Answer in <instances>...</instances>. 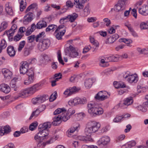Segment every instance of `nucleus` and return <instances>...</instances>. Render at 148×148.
<instances>
[{
    "instance_id": "27",
    "label": "nucleus",
    "mask_w": 148,
    "mask_h": 148,
    "mask_svg": "<svg viewBox=\"0 0 148 148\" xmlns=\"http://www.w3.org/2000/svg\"><path fill=\"white\" fill-rule=\"evenodd\" d=\"M38 130L41 136H42V138L45 137L46 139L49 138V136H48L49 134V132L47 130L38 129Z\"/></svg>"
},
{
    "instance_id": "4",
    "label": "nucleus",
    "mask_w": 148,
    "mask_h": 148,
    "mask_svg": "<svg viewBox=\"0 0 148 148\" xmlns=\"http://www.w3.org/2000/svg\"><path fill=\"white\" fill-rule=\"evenodd\" d=\"M66 54L72 58L77 57L79 55L77 50L71 45H70L68 50L65 51Z\"/></svg>"
},
{
    "instance_id": "56",
    "label": "nucleus",
    "mask_w": 148,
    "mask_h": 148,
    "mask_svg": "<svg viewBox=\"0 0 148 148\" xmlns=\"http://www.w3.org/2000/svg\"><path fill=\"white\" fill-rule=\"evenodd\" d=\"M63 95L66 97H68L72 95L69 88L65 90L63 93Z\"/></svg>"
},
{
    "instance_id": "26",
    "label": "nucleus",
    "mask_w": 148,
    "mask_h": 148,
    "mask_svg": "<svg viewBox=\"0 0 148 148\" xmlns=\"http://www.w3.org/2000/svg\"><path fill=\"white\" fill-rule=\"evenodd\" d=\"M47 26L46 22L42 20L39 21L36 24V28L40 29L43 28Z\"/></svg>"
},
{
    "instance_id": "1",
    "label": "nucleus",
    "mask_w": 148,
    "mask_h": 148,
    "mask_svg": "<svg viewBox=\"0 0 148 148\" xmlns=\"http://www.w3.org/2000/svg\"><path fill=\"white\" fill-rule=\"evenodd\" d=\"M101 127L100 124L95 121H90L88 122L86 125L85 129V133L86 136H79L77 139L79 140L85 142L91 141L92 140L91 137V134L98 130Z\"/></svg>"
},
{
    "instance_id": "18",
    "label": "nucleus",
    "mask_w": 148,
    "mask_h": 148,
    "mask_svg": "<svg viewBox=\"0 0 148 148\" xmlns=\"http://www.w3.org/2000/svg\"><path fill=\"white\" fill-rule=\"evenodd\" d=\"M119 38V35L115 34L107 38L106 41V43L110 44L113 43Z\"/></svg>"
},
{
    "instance_id": "22",
    "label": "nucleus",
    "mask_w": 148,
    "mask_h": 148,
    "mask_svg": "<svg viewBox=\"0 0 148 148\" xmlns=\"http://www.w3.org/2000/svg\"><path fill=\"white\" fill-rule=\"evenodd\" d=\"M2 72L4 74L5 77L11 79L12 75V73L8 69H4L2 70Z\"/></svg>"
},
{
    "instance_id": "64",
    "label": "nucleus",
    "mask_w": 148,
    "mask_h": 148,
    "mask_svg": "<svg viewBox=\"0 0 148 148\" xmlns=\"http://www.w3.org/2000/svg\"><path fill=\"white\" fill-rule=\"evenodd\" d=\"M125 138V136L124 134L120 135L116 138V141L117 142L123 140Z\"/></svg>"
},
{
    "instance_id": "2",
    "label": "nucleus",
    "mask_w": 148,
    "mask_h": 148,
    "mask_svg": "<svg viewBox=\"0 0 148 148\" xmlns=\"http://www.w3.org/2000/svg\"><path fill=\"white\" fill-rule=\"evenodd\" d=\"M123 77L126 81L131 84L136 83L138 80V77L137 74H132L128 71L123 74Z\"/></svg>"
},
{
    "instance_id": "59",
    "label": "nucleus",
    "mask_w": 148,
    "mask_h": 148,
    "mask_svg": "<svg viewBox=\"0 0 148 148\" xmlns=\"http://www.w3.org/2000/svg\"><path fill=\"white\" fill-rule=\"evenodd\" d=\"M58 58L60 63L63 65L64 64V62L62 59L61 53L60 51H58Z\"/></svg>"
},
{
    "instance_id": "57",
    "label": "nucleus",
    "mask_w": 148,
    "mask_h": 148,
    "mask_svg": "<svg viewBox=\"0 0 148 148\" xmlns=\"http://www.w3.org/2000/svg\"><path fill=\"white\" fill-rule=\"evenodd\" d=\"M25 44V42L24 40L20 42L19 47L18 48V50L21 51L24 46Z\"/></svg>"
},
{
    "instance_id": "10",
    "label": "nucleus",
    "mask_w": 148,
    "mask_h": 148,
    "mask_svg": "<svg viewBox=\"0 0 148 148\" xmlns=\"http://www.w3.org/2000/svg\"><path fill=\"white\" fill-rule=\"evenodd\" d=\"M110 139L108 136H104L101 138L98 141L97 144L99 145L105 146L107 145L110 142Z\"/></svg>"
},
{
    "instance_id": "33",
    "label": "nucleus",
    "mask_w": 148,
    "mask_h": 148,
    "mask_svg": "<svg viewBox=\"0 0 148 148\" xmlns=\"http://www.w3.org/2000/svg\"><path fill=\"white\" fill-rule=\"evenodd\" d=\"M69 19V21L72 23L75 21L78 17V15L76 13H74L68 15Z\"/></svg>"
},
{
    "instance_id": "16",
    "label": "nucleus",
    "mask_w": 148,
    "mask_h": 148,
    "mask_svg": "<svg viewBox=\"0 0 148 148\" xmlns=\"http://www.w3.org/2000/svg\"><path fill=\"white\" fill-rule=\"evenodd\" d=\"M139 13L142 15L146 16L148 14V5H144L138 9Z\"/></svg>"
},
{
    "instance_id": "37",
    "label": "nucleus",
    "mask_w": 148,
    "mask_h": 148,
    "mask_svg": "<svg viewBox=\"0 0 148 148\" xmlns=\"http://www.w3.org/2000/svg\"><path fill=\"white\" fill-rule=\"evenodd\" d=\"M66 110L64 108H58L54 112L53 114L55 115H57L61 113L64 114L66 112Z\"/></svg>"
},
{
    "instance_id": "52",
    "label": "nucleus",
    "mask_w": 148,
    "mask_h": 148,
    "mask_svg": "<svg viewBox=\"0 0 148 148\" xmlns=\"http://www.w3.org/2000/svg\"><path fill=\"white\" fill-rule=\"evenodd\" d=\"M68 21H69V19L68 15L62 18L60 20V23L61 24H65Z\"/></svg>"
},
{
    "instance_id": "41",
    "label": "nucleus",
    "mask_w": 148,
    "mask_h": 148,
    "mask_svg": "<svg viewBox=\"0 0 148 148\" xmlns=\"http://www.w3.org/2000/svg\"><path fill=\"white\" fill-rule=\"evenodd\" d=\"M103 109L97 106V110L95 114H96V116L101 115L103 114Z\"/></svg>"
},
{
    "instance_id": "32",
    "label": "nucleus",
    "mask_w": 148,
    "mask_h": 148,
    "mask_svg": "<svg viewBox=\"0 0 148 148\" xmlns=\"http://www.w3.org/2000/svg\"><path fill=\"white\" fill-rule=\"evenodd\" d=\"M94 81V79L92 78L86 79L84 82L85 86L87 88H90Z\"/></svg>"
},
{
    "instance_id": "61",
    "label": "nucleus",
    "mask_w": 148,
    "mask_h": 148,
    "mask_svg": "<svg viewBox=\"0 0 148 148\" xmlns=\"http://www.w3.org/2000/svg\"><path fill=\"white\" fill-rule=\"evenodd\" d=\"M38 143L37 144V147L39 148H44L47 144L46 143H45L43 142L42 141L37 142Z\"/></svg>"
},
{
    "instance_id": "44",
    "label": "nucleus",
    "mask_w": 148,
    "mask_h": 148,
    "mask_svg": "<svg viewBox=\"0 0 148 148\" xmlns=\"http://www.w3.org/2000/svg\"><path fill=\"white\" fill-rule=\"evenodd\" d=\"M45 32H42L38 34L36 36H35L36 41V42L38 41L39 40L43 38L44 36Z\"/></svg>"
},
{
    "instance_id": "53",
    "label": "nucleus",
    "mask_w": 148,
    "mask_h": 148,
    "mask_svg": "<svg viewBox=\"0 0 148 148\" xmlns=\"http://www.w3.org/2000/svg\"><path fill=\"white\" fill-rule=\"evenodd\" d=\"M119 41L120 42H123L127 44L131 43L132 42L131 40L125 38L120 39H119Z\"/></svg>"
},
{
    "instance_id": "6",
    "label": "nucleus",
    "mask_w": 148,
    "mask_h": 148,
    "mask_svg": "<svg viewBox=\"0 0 148 148\" xmlns=\"http://www.w3.org/2000/svg\"><path fill=\"white\" fill-rule=\"evenodd\" d=\"M133 102V99L131 97H129L125 99L123 101L119 104V106L122 108H126L128 106Z\"/></svg>"
},
{
    "instance_id": "28",
    "label": "nucleus",
    "mask_w": 148,
    "mask_h": 148,
    "mask_svg": "<svg viewBox=\"0 0 148 148\" xmlns=\"http://www.w3.org/2000/svg\"><path fill=\"white\" fill-rule=\"evenodd\" d=\"M17 80V78H14L12 80L10 84V87L12 88H13V89L15 91H17L18 90V87L16 85V82Z\"/></svg>"
},
{
    "instance_id": "25",
    "label": "nucleus",
    "mask_w": 148,
    "mask_h": 148,
    "mask_svg": "<svg viewBox=\"0 0 148 148\" xmlns=\"http://www.w3.org/2000/svg\"><path fill=\"white\" fill-rule=\"evenodd\" d=\"M139 28L141 30H147L148 33V21L145 22H141L139 24Z\"/></svg>"
},
{
    "instance_id": "31",
    "label": "nucleus",
    "mask_w": 148,
    "mask_h": 148,
    "mask_svg": "<svg viewBox=\"0 0 148 148\" xmlns=\"http://www.w3.org/2000/svg\"><path fill=\"white\" fill-rule=\"evenodd\" d=\"M53 121L52 124L54 125H57L61 123V117L60 116L58 115V116H55L53 119Z\"/></svg>"
},
{
    "instance_id": "11",
    "label": "nucleus",
    "mask_w": 148,
    "mask_h": 148,
    "mask_svg": "<svg viewBox=\"0 0 148 148\" xmlns=\"http://www.w3.org/2000/svg\"><path fill=\"white\" fill-rule=\"evenodd\" d=\"M26 14L24 17L23 23L24 24H27L33 19L34 14L32 12L25 13Z\"/></svg>"
},
{
    "instance_id": "15",
    "label": "nucleus",
    "mask_w": 148,
    "mask_h": 148,
    "mask_svg": "<svg viewBox=\"0 0 148 148\" xmlns=\"http://www.w3.org/2000/svg\"><path fill=\"white\" fill-rule=\"evenodd\" d=\"M0 90L5 93H8L10 91V88L8 84L3 83L0 85Z\"/></svg>"
},
{
    "instance_id": "7",
    "label": "nucleus",
    "mask_w": 148,
    "mask_h": 148,
    "mask_svg": "<svg viewBox=\"0 0 148 148\" xmlns=\"http://www.w3.org/2000/svg\"><path fill=\"white\" fill-rule=\"evenodd\" d=\"M110 95L107 92L101 91L99 92L95 97V99L100 101H103L108 98Z\"/></svg>"
},
{
    "instance_id": "23",
    "label": "nucleus",
    "mask_w": 148,
    "mask_h": 148,
    "mask_svg": "<svg viewBox=\"0 0 148 148\" xmlns=\"http://www.w3.org/2000/svg\"><path fill=\"white\" fill-rule=\"evenodd\" d=\"M51 126V123L50 122H46L42 124H40L38 126V129L47 130V129L50 128Z\"/></svg>"
},
{
    "instance_id": "43",
    "label": "nucleus",
    "mask_w": 148,
    "mask_h": 148,
    "mask_svg": "<svg viewBox=\"0 0 148 148\" xmlns=\"http://www.w3.org/2000/svg\"><path fill=\"white\" fill-rule=\"evenodd\" d=\"M136 144V142L134 141H132L127 143L125 145L127 148H131L133 146H134Z\"/></svg>"
},
{
    "instance_id": "30",
    "label": "nucleus",
    "mask_w": 148,
    "mask_h": 148,
    "mask_svg": "<svg viewBox=\"0 0 148 148\" xmlns=\"http://www.w3.org/2000/svg\"><path fill=\"white\" fill-rule=\"evenodd\" d=\"M7 51L8 53L11 57H13L15 54V51L12 46H8L7 48Z\"/></svg>"
},
{
    "instance_id": "42",
    "label": "nucleus",
    "mask_w": 148,
    "mask_h": 148,
    "mask_svg": "<svg viewBox=\"0 0 148 148\" xmlns=\"http://www.w3.org/2000/svg\"><path fill=\"white\" fill-rule=\"evenodd\" d=\"M90 42L95 46L98 47L99 46V43L95 39L94 37L90 36Z\"/></svg>"
},
{
    "instance_id": "9",
    "label": "nucleus",
    "mask_w": 148,
    "mask_h": 148,
    "mask_svg": "<svg viewBox=\"0 0 148 148\" xmlns=\"http://www.w3.org/2000/svg\"><path fill=\"white\" fill-rule=\"evenodd\" d=\"M88 112L90 115L92 117L96 116L95 114L97 110V106L94 103H90L88 104Z\"/></svg>"
},
{
    "instance_id": "62",
    "label": "nucleus",
    "mask_w": 148,
    "mask_h": 148,
    "mask_svg": "<svg viewBox=\"0 0 148 148\" xmlns=\"http://www.w3.org/2000/svg\"><path fill=\"white\" fill-rule=\"evenodd\" d=\"M58 138L59 136L58 135H56L53 137L51 138L49 140H48L46 142V143L47 144L51 143H52L54 141L58 139Z\"/></svg>"
},
{
    "instance_id": "38",
    "label": "nucleus",
    "mask_w": 148,
    "mask_h": 148,
    "mask_svg": "<svg viewBox=\"0 0 148 148\" xmlns=\"http://www.w3.org/2000/svg\"><path fill=\"white\" fill-rule=\"evenodd\" d=\"M90 8L88 5H86L83 10L84 16H87L90 13Z\"/></svg>"
},
{
    "instance_id": "5",
    "label": "nucleus",
    "mask_w": 148,
    "mask_h": 148,
    "mask_svg": "<svg viewBox=\"0 0 148 148\" xmlns=\"http://www.w3.org/2000/svg\"><path fill=\"white\" fill-rule=\"evenodd\" d=\"M50 43L49 40L44 39L42 42L38 43L37 45V48L40 51H43L48 48Z\"/></svg>"
},
{
    "instance_id": "21",
    "label": "nucleus",
    "mask_w": 148,
    "mask_h": 148,
    "mask_svg": "<svg viewBox=\"0 0 148 148\" xmlns=\"http://www.w3.org/2000/svg\"><path fill=\"white\" fill-rule=\"evenodd\" d=\"M74 99L76 105L80 104H84L87 102L86 99L85 97L80 98L77 97Z\"/></svg>"
},
{
    "instance_id": "13",
    "label": "nucleus",
    "mask_w": 148,
    "mask_h": 148,
    "mask_svg": "<svg viewBox=\"0 0 148 148\" xmlns=\"http://www.w3.org/2000/svg\"><path fill=\"white\" fill-rule=\"evenodd\" d=\"M41 84H36L28 88L30 95H32L40 89Z\"/></svg>"
},
{
    "instance_id": "48",
    "label": "nucleus",
    "mask_w": 148,
    "mask_h": 148,
    "mask_svg": "<svg viewBox=\"0 0 148 148\" xmlns=\"http://www.w3.org/2000/svg\"><path fill=\"white\" fill-rule=\"evenodd\" d=\"M123 115L119 116L117 115L113 119V121L115 123H118L120 122L122 119L123 118Z\"/></svg>"
},
{
    "instance_id": "29",
    "label": "nucleus",
    "mask_w": 148,
    "mask_h": 148,
    "mask_svg": "<svg viewBox=\"0 0 148 148\" xmlns=\"http://www.w3.org/2000/svg\"><path fill=\"white\" fill-rule=\"evenodd\" d=\"M74 4L76 8L82 9L84 6L83 5V0H74Z\"/></svg>"
},
{
    "instance_id": "14",
    "label": "nucleus",
    "mask_w": 148,
    "mask_h": 148,
    "mask_svg": "<svg viewBox=\"0 0 148 148\" xmlns=\"http://www.w3.org/2000/svg\"><path fill=\"white\" fill-rule=\"evenodd\" d=\"M45 98L42 96H39L35 98H33L32 102L34 104L40 103L44 102L45 100Z\"/></svg>"
},
{
    "instance_id": "12",
    "label": "nucleus",
    "mask_w": 148,
    "mask_h": 148,
    "mask_svg": "<svg viewBox=\"0 0 148 148\" xmlns=\"http://www.w3.org/2000/svg\"><path fill=\"white\" fill-rule=\"evenodd\" d=\"M29 68V63L26 62H21V65L20 67V71L21 74H25Z\"/></svg>"
},
{
    "instance_id": "49",
    "label": "nucleus",
    "mask_w": 148,
    "mask_h": 148,
    "mask_svg": "<svg viewBox=\"0 0 148 148\" xmlns=\"http://www.w3.org/2000/svg\"><path fill=\"white\" fill-rule=\"evenodd\" d=\"M43 139L42 138V136H41L40 133H38L34 136V139L37 142L41 141L42 139Z\"/></svg>"
},
{
    "instance_id": "19",
    "label": "nucleus",
    "mask_w": 148,
    "mask_h": 148,
    "mask_svg": "<svg viewBox=\"0 0 148 148\" xmlns=\"http://www.w3.org/2000/svg\"><path fill=\"white\" fill-rule=\"evenodd\" d=\"M119 57L120 56L118 55H112L106 57L105 60L108 62H117L118 61Z\"/></svg>"
},
{
    "instance_id": "63",
    "label": "nucleus",
    "mask_w": 148,
    "mask_h": 148,
    "mask_svg": "<svg viewBox=\"0 0 148 148\" xmlns=\"http://www.w3.org/2000/svg\"><path fill=\"white\" fill-rule=\"evenodd\" d=\"M101 64L100 65L103 67H107L109 65L108 63L107 62H105V60L103 59H101L100 61Z\"/></svg>"
},
{
    "instance_id": "55",
    "label": "nucleus",
    "mask_w": 148,
    "mask_h": 148,
    "mask_svg": "<svg viewBox=\"0 0 148 148\" xmlns=\"http://www.w3.org/2000/svg\"><path fill=\"white\" fill-rule=\"evenodd\" d=\"M79 125L78 124L77 126H76V127H72L70 129H69L68 130L69 134L71 135V133H73L77 129V128L79 127Z\"/></svg>"
},
{
    "instance_id": "36",
    "label": "nucleus",
    "mask_w": 148,
    "mask_h": 148,
    "mask_svg": "<svg viewBox=\"0 0 148 148\" xmlns=\"http://www.w3.org/2000/svg\"><path fill=\"white\" fill-rule=\"evenodd\" d=\"M57 26L56 25L54 24L50 25L46 28L45 30L46 32H49L51 31H53L57 29Z\"/></svg>"
},
{
    "instance_id": "3",
    "label": "nucleus",
    "mask_w": 148,
    "mask_h": 148,
    "mask_svg": "<svg viewBox=\"0 0 148 148\" xmlns=\"http://www.w3.org/2000/svg\"><path fill=\"white\" fill-rule=\"evenodd\" d=\"M66 32V28L63 25H61L56 29L54 33V35L58 40L62 39V37L64 35Z\"/></svg>"
},
{
    "instance_id": "51",
    "label": "nucleus",
    "mask_w": 148,
    "mask_h": 148,
    "mask_svg": "<svg viewBox=\"0 0 148 148\" xmlns=\"http://www.w3.org/2000/svg\"><path fill=\"white\" fill-rule=\"evenodd\" d=\"M27 75L29 76H34V69L31 68L27 70L26 73Z\"/></svg>"
},
{
    "instance_id": "60",
    "label": "nucleus",
    "mask_w": 148,
    "mask_h": 148,
    "mask_svg": "<svg viewBox=\"0 0 148 148\" xmlns=\"http://www.w3.org/2000/svg\"><path fill=\"white\" fill-rule=\"evenodd\" d=\"M35 38V35H32L27 37V42L29 43H32L34 41Z\"/></svg>"
},
{
    "instance_id": "39",
    "label": "nucleus",
    "mask_w": 148,
    "mask_h": 148,
    "mask_svg": "<svg viewBox=\"0 0 148 148\" xmlns=\"http://www.w3.org/2000/svg\"><path fill=\"white\" fill-rule=\"evenodd\" d=\"M25 0H19L18 1L20 4V8L21 11H23L26 7V5L25 4Z\"/></svg>"
},
{
    "instance_id": "34",
    "label": "nucleus",
    "mask_w": 148,
    "mask_h": 148,
    "mask_svg": "<svg viewBox=\"0 0 148 148\" xmlns=\"http://www.w3.org/2000/svg\"><path fill=\"white\" fill-rule=\"evenodd\" d=\"M5 9L8 14L11 15L13 14V11L9 3H8L5 4Z\"/></svg>"
},
{
    "instance_id": "20",
    "label": "nucleus",
    "mask_w": 148,
    "mask_h": 148,
    "mask_svg": "<svg viewBox=\"0 0 148 148\" xmlns=\"http://www.w3.org/2000/svg\"><path fill=\"white\" fill-rule=\"evenodd\" d=\"M17 28V25L15 24H13L11 27L9 31H7L6 33L8 36L10 37L12 36Z\"/></svg>"
},
{
    "instance_id": "47",
    "label": "nucleus",
    "mask_w": 148,
    "mask_h": 148,
    "mask_svg": "<svg viewBox=\"0 0 148 148\" xmlns=\"http://www.w3.org/2000/svg\"><path fill=\"white\" fill-rule=\"evenodd\" d=\"M75 110L73 109L70 108L66 112L70 118L71 116L75 113Z\"/></svg>"
},
{
    "instance_id": "50",
    "label": "nucleus",
    "mask_w": 148,
    "mask_h": 148,
    "mask_svg": "<svg viewBox=\"0 0 148 148\" xmlns=\"http://www.w3.org/2000/svg\"><path fill=\"white\" fill-rule=\"evenodd\" d=\"M7 46V43L6 41L4 39L2 40L0 43V48L2 51L3 49L5 48Z\"/></svg>"
},
{
    "instance_id": "45",
    "label": "nucleus",
    "mask_w": 148,
    "mask_h": 148,
    "mask_svg": "<svg viewBox=\"0 0 148 148\" xmlns=\"http://www.w3.org/2000/svg\"><path fill=\"white\" fill-rule=\"evenodd\" d=\"M38 125V123L37 122H34L30 125L29 129L30 130L33 131L36 128Z\"/></svg>"
},
{
    "instance_id": "17",
    "label": "nucleus",
    "mask_w": 148,
    "mask_h": 148,
    "mask_svg": "<svg viewBox=\"0 0 148 148\" xmlns=\"http://www.w3.org/2000/svg\"><path fill=\"white\" fill-rule=\"evenodd\" d=\"M10 131V128L9 126L0 127V136L8 133Z\"/></svg>"
},
{
    "instance_id": "40",
    "label": "nucleus",
    "mask_w": 148,
    "mask_h": 148,
    "mask_svg": "<svg viewBox=\"0 0 148 148\" xmlns=\"http://www.w3.org/2000/svg\"><path fill=\"white\" fill-rule=\"evenodd\" d=\"M8 23L5 21L2 22L0 26V32L5 29L8 27Z\"/></svg>"
},
{
    "instance_id": "24",
    "label": "nucleus",
    "mask_w": 148,
    "mask_h": 148,
    "mask_svg": "<svg viewBox=\"0 0 148 148\" xmlns=\"http://www.w3.org/2000/svg\"><path fill=\"white\" fill-rule=\"evenodd\" d=\"M31 95L29 93V91L28 88H27L21 91L19 93L18 96L22 98L28 97L29 95Z\"/></svg>"
},
{
    "instance_id": "58",
    "label": "nucleus",
    "mask_w": 148,
    "mask_h": 148,
    "mask_svg": "<svg viewBox=\"0 0 148 148\" xmlns=\"http://www.w3.org/2000/svg\"><path fill=\"white\" fill-rule=\"evenodd\" d=\"M58 58L60 63L63 65L64 64V62L62 59L61 53L60 51H58Z\"/></svg>"
},
{
    "instance_id": "46",
    "label": "nucleus",
    "mask_w": 148,
    "mask_h": 148,
    "mask_svg": "<svg viewBox=\"0 0 148 148\" xmlns=\"http://www.w3.org/2000/svg\"><path fill=\"white\" fill-rule=\"evenodd\" d=\"M69 88L70 90V91L72 95L78 92L80 89L79 88H77L75 86H73L72 87H70Z\"/></svg>"
},
{
    "instance_id": "35",
    "label": "nucleus",
    "mask_w": 148,
    "mask_h": 148,
    "mask_svg": "<svg viewBox=\"0 0 148 148\" xmlns=\"http://www.w3.org/2000/svg\"><path fill=\"white\" fill-rule=\"evenodd\" d=\"M41 112V111L39 109H37L35 111L33 112L29 118V119L31 120L32 119L33 117L35 118L36 117L39 115Z\"/></svg>"
},
{
    "instance_id": "54",
    "label": "nucleus",
    "mask_w": 148,
    "mask_h": 148,
    "mask_svg": "<svg viewBox=\"0 0 148 148\" xmlns=\"http://www.w3.org/2000/svg\"><path fill=\"white\" fill-rule=\"evenodd\" d=\"M60 117H61V120L64 122L66 121L70 118L69 116L66 113L64 114H62V116H60Z\"/></svg>"
},
{
    "instance_id": "8",
    "label": "nucleus",
    "mask_w": 148,
    "mask_h": 148,
    "mask_svg": "<svg viewBox=\"0 0 148 148\" xmlns=\"http://www.w3.org/2000/svg\"><path fill=\"white\" fill-rule=\"evenodd\" d=\"M127 0H119L115 6V9L117 12L121 11L125 9Z\"/></svg>"
}]
</instances>
